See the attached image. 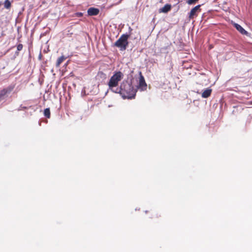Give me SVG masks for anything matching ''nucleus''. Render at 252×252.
<instances>
[{
  "mask_svg": "<svg viewBox=\"0 0 252 252\" xmlns=\"http://www.w3.org/2000/svg\"><path fill=\"white\" fill-rule=\"evenodd\" d=\"M116 93H120L124 98L131 99L136 95V90L132 86L131 82L124 80L121 83L119 89H117Z\"/></svg>",
  "mask_w": 252,
  "mask_h": 252,
  "instance_id": "1",
  "label": "nucleus"
},
{
  "mask_svg": "<svg viewBox=\"0 0 252 252\" xmlns=\"http://www.w3.org/2000/svg\"><path fill=\"white\" fill-rule=\"evenodd\" d=\"M124 74L120 71H116L111 76L109 82L108 86L109 89L113 91V89L118 86L119 82L123 78Z\"/></svg>",
  "mask_w": 252,
  "mask_h": 252,
  "instance_id": "2",
  "label": "nucleus"
},
{
  "mask_svg": "<svg viewBox=\"0 0 252 252\" xmlns=\"http://www.w3.org/2000/svg\"><path fill=\"white\" fill-rule=\"evenodd\" d=\"M129 37V34H122L120 37L115 42L114 46L119 48L121 51L125 50L128 45V39Z\"/></svg>",
  "mask_w": 252,
  "mask_h": 252,
  "instance_id": "3",
  "label": "nucleus"
},
{
  "mask_svg": "<svg viewBox=\"0 0 252 252\" xmlns=\"http://www.w3.org/2000/svg\"><path fill=\"white\" fill-rule=\"evenodd\" d=\"M14 86L13 85H10L7 87L6 88L3 89L1 91V98L2 96H8L11 93V92L13 90Z\"/></svg>",
  "mask_w": 252,
  "mask_h": 252,
  "instance_id": "4",
  "label": "nucleus"
},
{
  "mask_svg": "<svg viewBox=\"0 0 252 252\" xmlns=\"http://www.w3.org/2000/svg\"><path fill=\"white\" fill-rule=\"evenodd\" d=\"M200 5H198L193 7L192 9H191L189 13V19H193L194 17V16H197L196 13L200 11Z\"/></svg>",
  "mask_w": 252,
  "mask_h": 252,
  "instance_id": "5",
  "label": "nucleus"
},
{
  "mask_svg": "<svg viewBox=\"0 0 252 252\" xmlns=\"http://www.w3.org/2000/svg\"><path fill=\"white\" fill-rule=\"evenodd\" d=\"M87 12L89 16H95L98 14L99 10L98 8L91 7L88 9Z\"/></svg>",
  "mask_w": 252,
  "mask_h": 252,
  "instance_id": "6",
  "label": "nucleus"
},
{
  "mask_svg": "<svg viewBox=\"0 0 252 252\" xmlns=\"http://www.w3.org/2000/svg\"><path fill=\"white\" fill-rule=\"evenodd\" d=\"M171 9V5L169 4H166L163 7L159 9V13H167Z\"/></svg>",
  "mask_w": 252,
  "mask_h": 252,
  "instance_id": "7",
  "label": "nucleus"
},
{
  "mask_svg": "<svg viewBox=\"0 0 252 252\" xmlns=\"http://www.w3.org/2000/svg\"><path fill=\"white\" fill-rule=\"evenodd\" d=\"M212 92V90L210 88H207V89L203 91L201 96L203 98H208L209 96H210L211 93Z\"/></svg>",
  "mask_w": 252,
  "mask_h": 252,
  "instance_id": "8",
  "label": "nucleus"
},
{
  "mask_svg": "<svg viewBox=\"0 0 252 252\" xmlns=\"http://www.w3.org/2000/svg\"><path fill=\"white\" fill-rule=\"evenodd\" d=\"M140 78H139V87H141V88L144 87L145 88H146L147 84L145 82L144 77L142 75L141 72H140Z\"/></svg>",
  "mask_w": 252,
  "mask_h": 252,
  "instance_id": "9",
  "label": "nucleus"
},
{
  "mask_svg": "<svg viewBox=\"0 0 252 252\" xmlns=\"http://www.w3.org/2000/svg\"><path fill=\"white\" fill-rule=\"evenodd\" d=\"M234 27L241 33L245 35L248 34V32L245 31L240 25L238 24H235Z\"/></svg>",
  "mask_w": 252,
  "mask_h": 252,
  "instance_id": "10",
  "label": "nucleus"
},
{
  "mask_svg": "<svg viewBox=\"0 0 252 252\" xmlns=\"http://www.w3.org/2000/svg\"><path fill=\"white\" fill-rule=\"evenodd\" d=\"M66 59V57H64V56H62L61 57H59L56 62V66L57 67H59L61 65V64Z\"/></svg>",
  "mask_w": 252,
  "mask_h": 252,
  "instance_id": "11",
  "label": "nucleus"
},
{
  "mask_svg": "<svg viewBox=\"0 0 252 252\" xmlns=\"http://www.w3.org/2000/svg\"><path fill=\"white\" fill-rule=\"evenodd\" d=\"M44 115L47 118H50V110L49 108H46L44 111Z\"/></svg>",
  "mask_w": 252,
  "mask_h": 252,
  "instance_id": "12",
  "label": "nucleus"
},
{
  "mask_svg": "<svg viewBox=\"0 0 252 252\" xmlns=\"http://www.w3.org/2000/svg\"><path fill=\"white\" fill-rule=\"evenodd\" d=\"M11 2L9 0H6L4 2V6L6 9H9L11 7Z\"/></svg>",
  "mask_w": 252,
  "mask_h": 252,
  "instance_id": "13",
  "label": "nucleus"
},
{
  "mask_svg": "<svg viewBox=\"0 0 252 252\" xmlns=\"http://www.w3.org/2000/svg\"><path fill=\"white\" fill-rule=\"evenodd\" d=\"M23 47V45L22 44H19L17 46V51L16 52V54H18L19 52L22 50Z\"/></svg>",
  "mask_w": 252,
  "mask_h": 252,
  "instance_id": "14",
  "label": "nucleus"
},
{
  "mask_svg": "<svg viewBox=\"0 0 252 252\" xmlns=\"http://www.w3.org/2000/svg\"><path fill=\"white\" fill-rule=\"evenodd\" d=\"M199 0H188L187 3L189 4H192L195 3Z\"/></svg>",
  "mask_w": 252,
  "mask_h": 252,
  "instance_id": "15",
  "label": "nucleus"
},
{
  "mask_svg": "<svg viewBox=\"0 0 252 252\" xmlns=\"http://www.w3.org/2000/svg\"><path fill=\"white\" fill-rule=\"evenodd\" d=\"M97 76H100L101 77H105L106 74L102 71H99L98 72Z\"/></svg>",
  "mask_w": 252,
  "mask_h": 252,
  "instance_id": "16",
  "label": "nucleus"
},
{
  "mask_svg": "<svg viewBox=\"0 0 252 252\" xmlns=\"http://www.w3.org/2000/svg\"><path fill=\"white\" fill-rule=\"evenodd\" d=\"M76 15L77 17H82L83 16V13L82 12H77L76 13Z\"/></svg>",
  "mask_w": 252,
  "mask_h": 252,
  "instance_id": "17",
  "label": "nucleus"
}]
</instances>
